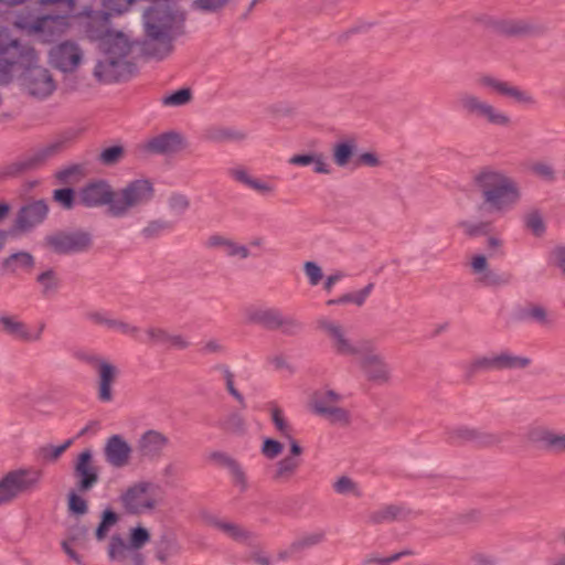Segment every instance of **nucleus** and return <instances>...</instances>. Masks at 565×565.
<instances>
[{"mask_svg":"<svg viewBox=\"0 0 565 565\" xmlns=\"http://www.w3.org/2000/svg\"><path fill=\"white\" fill-rule=\"evenodd\" d=\"M246 135L231 127L209 126L202 132V139L209 142L223 143L227 141H239Z\"/></svg>","mask_w":565,"mask_h":565,"instance_id":"nucleus-29","label":"nucleus"},{"mask_svg":"<svg viewBox=\"0 0 565 565\" xmlns=\"http://www.w3.org/2000/svg\"><path fill=\"white\" fill-rule=\"evenodd\" d=\"M39 2L43 6L54 4L58 9L55 15H45L34 23V30L43 31L49 22L62 20L63 24L66 23L65 20L74 14L76 0H39Z\"/></svg>","mask_w":565,"mask_h":565,"instance_id":"nucleus-26","label":"nucleus"},{"mask_svg":"<svg viewBox=\"0 0 565 565\" xmlns=\"http://www.w3.org/2000/svg\"><path fill=\"white\" fill-rule=\"evenodd\" d=\"M271 419L276 427V429L280 433V435L285 438H290L291 428L286 422L284 417V413L280 408L275 407L271 409Z\"/></svg>","mask_w":565,"mask_h":565,"instance_id":"nucleus-56","label":"nucleus"},{"mask_svg":"<svg viewBox=\"0 0 565 565\" xmlns=\"http://www.w3.org/2000/svg\"><path fill=\"white\" fill-rule=\"evenodd\" d=\"M317 414L324 416L332 423H348L349 420V413L344 408L335 405L326 406L324 404L319 403V412Z\"/></svg>","mask_w":565,"mask_h":565,"instance_id":"nucleus-43","label":"nucleus"},{"mask_svg":"<svg viewBox=\"0 0 565 565\" xmlns=\"http://www.w3.org/2000/svg\"><path fill=\"white\" fill-rule=\"evenodd\" d=\"M527 437L531 443L546 451L565 452V433L556 434L545 427H535L529 431Z\"/></svg>","mask_w":565,"mask_h":565,"instance_id":"nucleus-23","label":"nucleus"},{"mask_svg":"<svg viewBox=\"0 0 565 565\" xmlns=\"http://www.w3.org/2000/svg\"><path fill=\"white\" fill-rule=\"evenodd\" d=\"M169 445V438L162 433L149 429L138 440V450L142 457L159 458L163 449Z\"/></svg>","mask_w":565,"mask_h":565,"instance_id":"nucleus-24","label":"nucleus"},{"mask_svg":"<svg viewBox=\"0 0 565 565\" xmlns=\"http://www.w3.org/2000/svg\"><path fill=\"white\" fill-rule=\"evenodd\" d=\"M324 539L323 532L306 534L291 543V552H300L321 543Z\"/></svg>","mask_w":565,"mask_h":565,"instance_id":"nucleus-48","label":"nucleus"},{"mask_svg":"<svg viewBox=\"0 0 565 565\" xmlns=\"http://www.w3.org/2000/svg\"><path fill=\"white\" fill-rule=\"evenodd\" d=\"M211 458L221 463L222 466L227 467L232 472L233 477L235 478V481L242 484L243 488L246 487V476L242 467L235 459L221 451L213 452L211 455Z\"/></svg>","mask_w":565,"mask_h":565,"instance_id":"nucleus-37","label":"nucleus"},{"mask_svg":"<svg viewBox=\"0 0 565 565\" xmlns=\"http://www.w3.org/2000/svg\"><path fill=\"white\" fill-rule=\"evenodd\" d=\"M83 172V167L81 164H71L65 168L60 169L55 172L54 177L56 181L61 184H68L73 177L81 175Z\"/></svg>","mask_w":565,"mask_h":565,"instance_id":"nucleus-52","label":"nucleus"},{"mask_svg":"<svg viewBox=\"0 0 565 565\" xmlns=\"http://www.w3.org/2000/svg\"><path fill=\"white\" fill-rule=\"evenodd\" d=\"M354 148V141H342L337 143L333 151L334 162L340 167L345 166L352 157Z\"/></svg>","mask_w":565,"mask_h":565,"instance_id":"nucleus-45","label":"nucleus"},{"mask_svg":"<svg viewBox=\"0 0 565 565\" xmlns=\"http://www.w3.org/2000/svg\"><path fill=\"white\" fill-rule=\"evenodd\" d=\"M68 511L75 515H83L87 512L88 507L85 499L75 492H71L67 497Z\"/></svg>","mask_w":565,"mask_h":565,"instance_id":"nucleus-57","label":"nucleus"},{"mask_svg":"<svg viewBox=\"0 0 565 565\" xmlns=\"http://www.w3.org/2000/svg\"><path fill=\"white\" fill-rule=\"evenodd\" d=\"M131 447L121 435H111L104 447L106 461L115 468H122L128 465Z\"/></svg>","mask_w":565,"mask_h":565,"instance_id":"nucleus-22","label":"nucleus"},{"mask_svg":"<svg viewBox=\"0 0 565 565\" xmlns=\"http://www.w3.org/2000/svg\"><path fill=\"white\" fill-rule=\"evenodd\" d=\"M448 441L451 444L473 441L477 445L484 446L492 444L494 438L490 435L480 433L477 429L467 426H459L448 431Z\"/></svg>","mask_w":565,"mask_h":565,"instance_id":"nucleus-28","label":"nucleus"},{"mask_svg":"<svg viewBox=\"0 0 565 565\" xmlns=\"http://www.w3.org/2000/svg\"><path fill=\"white\" fill-rule=\"evenodd\" d=\"M339 399L340 395L332 390L316 393L313 397L315 412H319V403L324 404L326 406H333Z\"/></svg>","mask_w":565,"mask_h":565,"instance_id":"nucleus-58","label":"nucleus"},{"mask_svg":"<svg viewBox=\"0 0 565 565\" xmlns=\"http://www.w3.org/2000/svg\"><path fill=\"white\" fill-rule=\"evenodd\" d=\"M97 371H98L97 397L103 403H109L114 398L111 385L118 375V370L111 363L100 362Z\"/></svg>","mask_w":565,"mask_h":565,"instance_id":"nucleus-27","label":"nucleus"},{"mask_svg":"<svg viewBox=\"0 0 565 565\" xmlns=\"http://www.w3.org/2000/svg\"><path fill=\"white\" fill-rule=\"evenodd\" d=\"M23 85L31 96L38 98H45L55 89L51 73L43 67L30 68L23 77Z\"/></svg>","mask_w":565,"mask_h":565,"instance_id":"nucleus-17","label":"nucleus"},{"mask_svg":"<svg viewBox=\"0 0 565 565\" xmlns=\"http://www.w3.org/2000/svg\"><path fill=\"white\" fill-rule=\"evenodd\" d=\"M497 371L525 369L531 364V360L526 356H520L510 351H502L495 355Z\"/></svg>","mask_w":565,"mask_h":565,"instance_id":"nucleus-35","label":"nucleus"},{"mask_svg":"<svg viewBox=\"0 0 565 565\" xmlns=\"http://www.w3.org/2000/svg\"><path fill=\"white\" fill-rule=\"evenodd\" d=\"M367 379L373 382L384 383L388 380V370L381 356L366 355L361 363Z\"/></svg>","mask_w":565,"mask_h":565,"instance_id":"nucleus-30","label":"nucleus"},{"mask_svg":"<svg viewBox=\"0 0 565 565\" xmlns=\"http://www.w3.org/2000/svg\"><path fill=\"white\" fill-rule=\"evenodd\" d=\"M170 333L160 328H150L146 331L145 335L139 339L142 343H153L162 347H167Z\"/></svg>","mask_w":565,"mask_h":565,"instance_id":"nucleus-49","label":"nucleus"},{"mask_svg":"<svg viewBox=\"0 0 565 565\" xmlns=\"http://www.w3.org/2000/svg\"><path fill=\"white\" fill-rule=\"evenodd\" d=\"M102 58L94 67L95 77L105 84L129 81L138 72L136 63L128 60L131 52V44L127 36L124 43L111 44L100 50Z\"/></svg>","mask_w":565,"mask_h":565,"instance_id":"nucleus-3","label":"nucleus"},{"mask_svg":"<svg viewBox=\"0 0 565 565\" xmlns=\"http://www.w3.org/2000/svg\"><path fill=\"white\" fill-rule=\"evenodd\" d=\"M510 273H495L493 270H486L479 278L480 282L488 287H500L509 285L512 281Z\"/></svg>","mask_w":565,"mask_h":565,"instance_id":"nucleus-41","label":"nucleus"},{"mask_svg":"<svg viewBox=\"0 0 565 565\" xmlns=\"http://www.w3.org/2000/svg\"><path fill=\"white\" fill-rule=\"evenodd\" d=\"M173 230V224L166 220H153L145 226L140 234L145 239L158 238L166 232Z\"/></svg>","mask_w":565,"mask_h":565,"instance_id":"nucleus-40","label":"nucleus"},{"mask_svg":"<svg viewBox=\"0 0 565 565\" xmlns=\"http://www.w3.org/2000/svg\"><path fill=\"white\" fill-rule=\"evenodd\" d=\"M408 511L404 507L396 504H388L369 515V520L373 524H381L385 522H393L396 520L405 519Z\"/></svg>","mask_w":565,"mask_h":565,"instance_id":"nucleus-34","label":"nucleus"},{"mask_svg":"<svg viewBox=\"0 0 565 565\" xmlns=\"http://www.w3.org/2000/svg\"><path fill=\"white\" fill-rule=\"evenodd\" d=\"M78 134L79 131L74 129L65 131L60 138L38 149L34 153L18 158L15 161L0 167V181L18 178L29 171L36 170L46 160L61 153L66 148L67 143L74 140Z\"/></svg>","mask_w":565,"mask_h":565,"instance_id":"nucleus-4","label":"nucleus"},{"mask_svg":"<svg viewBox=\"0 0 565 565\" xmlns=\"http://www.w3.org/2000/svg\"><path fill=\"white\" fill-rule=\"evenodd\" d=\"M524 224L525 227L529 231H531L533 235H535L536 237H541L546 231L543 217L537 210H534L525 215Z\"/></svg>","mask_w":565,"mask_h":565,"instance_id":"nucleus-46","label":"nucleus"},{"mask_svg":"<svg viewBox=\"0 0 565 565\" xmlns=\"http://www.w3.org/2000/svg\"><path fill=\"white\" fill-rule=\"evenodd\" d=\"M110 330H117L119 331L120 333L122 334H128V335H131L132 338L137 339L139 341V339H141V333H140V330L139 328L135 327V326H130L124 321H120V320H117V319H114L113 322L110 323Z\"/></svg>","mask_w":565,"mask_h":565,"instance_id":"nucleus-62","label":"nucleus"},{"mask_svg":"<svg viewBox=\"0 0 565 565\" xmlns=\"http://www.w3.org/2000/svg\"><path fill=\"white\" fill-rule=\"evenodd\" d=\"M145 52L159 60L168 56L173 41L184 33V19L168 7H150L143 13Z\"/></svg>","mask_w":565,"mask_h":565,"instance_id":"nucleus-1","label":"nucleus"},{"mask_svg":"<svg viewBox=\"0 0 565 565\" xmlns=\"http://www.w3.org/2000/svg\"><path fill=\"white\" fill-rule=\"evenodd\" d=\"M50 207L44 199L24 203L17 212L11 234H28L43 224L47 218Z\"/></svg>","mask_w":565,"mask_h":565,"instance_id":"nucleus-11","label":"nucleus"},{"mask_svg":"<svg viewBox=\"0 0 565 565\" xmlns=\"http://www.w3.org/2000/svg\"><path fill=\"white\" fill-rule=\"evenodd\" d=\"M481 87L489 88L491 92L509 97L519 104H533L534 98L527 92L511 85L509 82L498 79L491 75H482L478 78Z\"/></svg>","mask_w":565,"mask_h":565,"instance_id":"nucleus-18","label":"nucleus"},{"mask_svg":"<svg viewBox=\"0 0 565 565\" xmlns=\"http://www.w3.org/2000/svg\"><path fill=\"white\" fill-rule=\"evenodd\" d=\"M461 109L468 116L477 119H483L487 124L508 127L511 124V118L505 113L499 110L493 105L484 102L472 94H463L459 98Z\"/></svg>","mask_w":565,"mask_h":565,"instance_id":"nucleus-10","label":"nucleus"},{"mask_svg":"<svg viewBox=\"0 0 565 565\" xmlns=\"http://www.w3.org/2000/svg\"><path fill=\"white\" fill-rule=\"evenodd\" d=\"M35 55L34 49L22 45L18 40L0 43V84L9 83L12 78V71L23 60H31Z\"/></svg>","mask_w":565,"mask_h":565,"instance_id":"nucleus-13","label":"nucleus"},{"mask_svg":"<svg viewBox=\"0 0 565 565\" xmlns=\"http://www.w3.org/2000/svg\"><path fill=\"white\" fill-rule=\"evenodd\" d=\"M301 465V460L294 457H285L280 459L276 465L275 473L273 479L276 481L289 480L298 470Z\"/></svg>","mask_w":565,"mask_h":565,"instance_id":"nucleus-36","label":"nucleus"},{"mask_svg":"<svg viewBox=\"0 0 565 565\" xmlns=\"http://www.w3.org/2000/svg\"><path fill=\"white\" fill-rule=\"evenodd\" d=\"M116 191L107 180H92L83 185L77 193V203L86 209L107 206L111 215V204H115Z\"/></svg>","mask_w":565,"mask_h":565,"instance_id":"nucleus-12","label":"nucleus"},{"mask_svg":"<svg viewBox=\"0 0 565 565\" xmlns=\"http://www.w3.org/2000/svg\"><path fill=\"white\" fill-rule=\"evenodd\" d=\"M84 33L90 41H97L99 50L124 43L126 36L121 31H114L110 13L103 10H89L85 13Z\"/></svg>","mask_w":565,"mask_h":565,"instance_id":"nucleus-7","label":"nucleus"},{"mask_svg":"<svg viewBox=\"0 0 565 565\" xmlns=\"http://www.w3.org/2000/svg\"><path fill=\"white\" fill-rule=\"evenodd\" d=\"M192 98L190 88H180L170 95L163 97L162 103L166 106H182L188 104Z\"/></svg>","mask_w":565,"mask_h":565,"instance_id":"nucleus-50","label":"nucleus"},{"mask_svg":"<svg viewBox=\"0 0 565 565\" xmlns=\"http://www.w3.org/2000/svg\"><path fill=\"white\" fill-rule=\"evenodd\" d=\"M154 195L152 182L148 179H137L116 191L115 204H111V216L122 217L131 209L148 204Z\"/></svg>","mask_w":565,"mask_h":565,"instance_id":"nucleus-6","label":"nucleus"},{"mask_svg":"<svg viewBox=\"0 0 565 565\" xmlns=\"http://www.w3.org/2000/svg\"><path fill=\"white\" fill-rule=\"evenodd\" d=\"M50 55L56 68L71 72L79 64L82 51L77 44L66 41L52 49Z\"/></svg>","mask_w":565,"mask_h":565,"instance_id":"nucleus-21","label":"nucleus"},{"mask_svg":"<svg viewBox=\"0 0 565 565\" xmlns=\"http://www.w3.org/2000/svg\"><path fill=\"white\" fill-rule=\"evenodd\" d=\"M47 248L57 255H73L88 252L93 235L85 230L56 231L44 238Z\"/></svg>","mask_w":565,"mask_h":565,"instance_id":"nucleus-9","label":"nucleus"},{"mask_svg":"<svg viewBox=\"0 0 565 565\" xmlns=\"http://www.w3.org/2000/svg\"><path fill=\"white\" fill-rule=\"evenodd\" d=\"M41 479L42 471L34 468H19L7 472L0 479V507L23 493L34 491Z\"/></svg>","mask_w":565,"mask_h":565,"instance_id":"nucleus-5","label":"nucleus"},{"mask_svg":"<svg viewBox=\"0 0 565 565\" xmlns=\"http://www.w3.org/2000/svg\"><path fill=\"white\" fill-rule=\"evenodd\" d=\"M184 148V139L177 131H166L156 137L150 138L140 150L145 153L152 154H172Z\"/></svg>","mask_w":565,"mask_h":565,"instance_id":"nucleus-16","label":"nucleus"},{"mask_svg":"<svg viewBox=\"0 0 565 565\" xmlns=\"http://www.w3.org/2000/svg\"><path fill=\"white\" fill-rule=\"evenodd\" d=\"M514 320L519 322H535L540 326H547L550 323L546 309L540 305L529 303L515 309Z\"/></svg>","mask_w":565,"mask_h":565,"instance_id":"nucleus-31","label":"nucleus"},{"mask_svg":"<svg viewBox=\"0 0 565 565\" xmlns=\"http://www.w3.org/2000/svg\"><path fill=\"white\" fill-rule=\"evenodd\" d=\"M0 328L6 334L23 342H35L42 337L45 324L42 322L36 331L32 332L28 326L14 317L0 315Z\"/></svg>","mask_w":565,"mask_h":565,"instance_id":"nucleus-20","label":"nucleus"},{"mask_svg":"<svg viewBox=\"0 0 565 565\" xmlns=\"http://www.w3.org/2000/svg\"><path fill=\"white\" fill-rule=\"evenodd\" d=\"M473 182L482 196L480 210L505 213L520 200V189L516 182L492 167L481 168L475 174Z\"/></svg>","mask_w":565,"mask_h":565,"instance_id":"nucleus-2","label":"nucleus"},{"mask_svg":"<svg viewBox=\"0 0 565 565\" xmlns=\"http://www.w3.org/2000/svg\"><path fill=\"white\" fill-rule=\"evenodd\" d=\"M149 483L138 482L129 487L121 495L120 501L129 514H140L154 508V500L147 497Z\"/></svg>","mask_w":565,"mask_h":565,"instance_id":"nucleus-15","label":"nucleus"},{"mask_svg":"<svg viewBox=\"0 0 565 565\" xmlns=\"http://www.w3.org/2000/svg\"><path fill=\"white\" fill-rule=\"evenodd\" d=\"M150 541V534L147 529L142 526L134 527L130 532L129 546L130 548L138 550Z\"/></svg>","mask_w":565,"mask_h":565,"instance_id":"nucleus-55","label":"nucleus"},{"mask_svg":"<svg viewBox=\"0 0 565 565\" xmlns=\"http://www.w3.org/2000/svg\"><path fill=\"white\" fill-rule=\"evenodd\" d=\"M319 327L333 340V348L338 354L355 355L359 350L345 338L343 328L333 321L322 320Z\"/></svg>","mask_w":565,"mask_h":565,"instance_id":"nucleus-25","label":"nucleus"},{"mask_svg":"<svg viewBox=\"0 0 565 565\" xmlns=\"http://www.w3.org/2000/svg\"><path fill=\"white\" fill-rule=\"evenodd\" d=\"M249 322L262 328L276 331L280 330L285 335H297L301 332L303 324L294 316H285L278 308H256L247 313Z\"/></svg>","mask_w":565,"mask_h":565,"instance_id":"nucleus-8","label":"nucleus"},{"mask_svg":"<svg viewBox=\"0 0 565 565\" xmlns=\"http://www.w3.org/2000/svg\"><path fill=\"white\" fill-rule=\"evenodd\" d=\"M129 548L130 546L125 542V540L119 534H115L109 541L108 557L110 561H122Z\"/></svg>","mask_w":565,"mask_h":565,"instance_id":"nucleus-42","label":"nucleus"},{"mask_svg":"<svg viewBox=\"0 0 565 565\" xmlns=\"http://www.w3.org/2000/svg\"><path fill=\"white\" fill-rule=\"evenodd\" d=\"M480 370L497 371V359L492 356H480L475 359L469 365V373L473 374Z\"/></svg>","mask_w":565,"mask_h":565,"instance_id":"nucleus-53","label":"nucleus"},{"mask_svg":"<svg viewBox=\"0 0 565 565\" xmlns=\"http://www.w3.org/2000/svg\"><path fill=\"white\" fill-rule=\"evenodd\" d=\"M168 204L170 210L179 214H182L189 209L190 202L185 195L180 193H173L169 198Z\"/></svg>","mask_w":565,"mask_h":565,"instance_id":"nucleus-64","label":"nucleus"},{"mask_svg":"<svg viewBox=\"0 0 565 565\" xmlns=\"http://www.w3.org/2000/svg\"><path fill=\"white\" fill-rule=\"evenodd\" d=\"M230 174L235 181L257 191L263 195L270 194L275 190V186L269 182L252 178L245 169H232L230 170Z\"/></svg>","mask_w":565,"mask_h":565,"instance_id":"nucleus-32","label":"nucleus"},{"mask_svg":"<svg viewBox=\"0 0 565 565\" xmlns=\"http://www.w3.org/2000/svg\"><path fill=\"white\" fill-rule=\"evenodd\" d=\"M374 284L370 282L359 291L342 295L343 303H354L359 307L362 306L372 292Z\"/></svg>","mask_w":565,"mask_h":565,"instance_id":"nucleus-51","label":"nucleus"},{"mask_svg":"<svg viewBox=\"0 0 565 565\" xmlns=\"http://www.w3.org/2000/svg\"><path fill=\"white\" fill-rule=\"evenodd\" d=\"M1 266L4 270H8L10 273H15L18 268H22L30 271L35 266V259L31 253L21 250L6 257L1 262Z\"/></svg>","mask_w":565,"mask_h":565,"instance_id":"nucleus-33","label":"nucleus"},{"mask_svg":"<svg viewBox=\"0 0 565 565\" xmlns=\"http://www.w3.org/2000/svg\"><path fill=\"white\" fill-rule=\"evenodd\" d=\"M221 531L236 542L245 543L248 546H256V534L235 523L225 522Z\"/></svg>","mask_w":565,"mask_h":565,"instance_id":"nucleus-38","label":"nucleus"},{"mask_svg":"<svg viewBox=\"0 0 565 565\" xmlns=\"http://www.w3.org/2000/svg\"><path fill=\"white\" fill-rule=\"evenodd\" d=\"M52 199L66 211L73 210L78 204L76 192L70 186L55 189L52 193Z\"/></svg>","mask_w":565,"mask_h":565,"instance_id":"nucleus-39","label":"nucleus"},{"mask_svg":"<svg viewBox=\"0 0 565 565\" xmlns=\"http://www.w3.org/2000/svg\"><path fill=\"white\" fill-rule=\"evenodd\" d=\"M36 281L43 286V292L57 288L56 275L53 269H47L36 277Z\"/></svg>","mask_w":565,"mask_h":565,"instance_id":"nucleus-63","label":"nucleus"},{"mask_svg":"<svg viewBox=\"0 0 565 565\" xmlns=\"http://www.w3.org/2000/svg\"><path fill=\"white\" fill-rule=\"evenodd\" d=\"M215 369L223 372L227 392L239 403L242 408H245L246 403L244 396L236 390L234 385V374L230 371L228 366L218 364L215 366Z\"/></svg>","mask_w":565,"mask_h":565,"instance_id":"nucleus-47","label":"nucleus"},{"mask_svg":"<svg viewBox=\"0 0 565 565\" xmlns=\"http://www.w3.org/2000/svg\"><path fill=\"white\" fill-rule=\"evenodd\" d=\"M124 156V148L121 146H111L100 152L99 161L105 166H113L117 163Z\"/></svg>","mask_w":565,"mask_h":565,"instance_id":"nucleus-54","label":"nucleus"},{"mask_svg":"<svg viewBox=\"0 0 565 565\" xmlns=\"http://www.w3.org/2000/svg\"><path fill=\"white\" fill-rule=\"evenodd\" d=\"M92 461L93 454L86 449L78 455L74 467V475L78 478L77 489L82 492L90 490L99 480L98 470Z\"/></svg>","mask_w":565,"mask_h":565,"instance_id":"nucleus-19","label":"nucleus"},{"mask_svg":"<svg viewBox=\"0 0 565 565\" xmlns=\"http://www.w3.org/2000/svg\"><path fill=\"white\" fill-rule=\"evenodd\" d=\"M73 439L65 440L60 446L45 445L39 449V456L46 461H55L73 444Z\"/></svg>","mask_w":565,"mask_h":565,"instance_id":"nucleus-44","label":"nucleus"},{"mask_svg":"<svg viewBox=\"0 0 565 565\" xmlns=\"http://www.w3.org/2000/svg\"><path fill=\"white\" fill-rule=\"evenodd\" d=\"M493 31L507 38H531L543 33V28L532 19H494Z\"/></svg>","mask_w":565,"mask_h":565,"instance_id":"nucleus-14","label":"nucleus"},{"mask_svg":"<svg viewBox=\"0 0 565 565\" xmlns=\"http://www.w3.org/2000/svg\"><path fill=\"white\" fill-rule=\"evenodd\" d=\"M531 170L544 181L553 182L555 180V171L548 163L536 162L532 166Z\"/></svg>","mask_w":565,"mask_h":565,"instance_id":"nucleus-61","label":"nucleus"},{"mask_svg":"<svg viewBox=\"0 0 565 565\" xmlns=\"http://www.w3.org/2000/svg\"><path fill=\"white\" fill-rule=\"evenodd\" d=\"M282 449L284 446L280 441L273 438H265L262 446V454L268 459H274L281 454Z\"/></svg>","mask_w":565,"mask_h":565,"instance_id":"nucleus-59","label":"nucleus"},{"mask_svg":"<svg viewBox=\"0 0 565 565\" xmlns=\"http://www.w3.org/2000/svg\"><path fill=\"white\" fill-rule=\"evenodd\" d=\"M228 0H194L193 8L203 12H217L227 4Z\"/></svg>","mask_w":565,"mask_h":565,"instance_id":"nucleus-60","label":"nucleus"}]
</instances>
